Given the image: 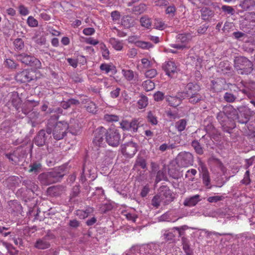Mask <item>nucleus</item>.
<instances>
[{
  "mask_svg": "<svg viewBox=\"0 0 255 255\" xmlns=\"http://www.w3.org/2000/svg\"><path fill=\"white\" fill-rule=\"evenodd\" d=\"M59 119V116L54 115L51 117L50 119L48 120L47 128L46 132L48 134L52 133L53 138L59 140L63 139L66 135L67 130L69 128V124L65 121H60L57 122L54 125L53 128H52L51 123L52 121H56Z\"/></svg>",
  "mask_w": 255,
  "mask_h": 255,
  "instance_id": "nucleus-1",
  "label": "nucleus"
},
{
  "mask_svg": "<svg viewBox=\"0 0 255 255\" xmlns=\"http://www.w3.org/2000/svg\"><path fill=\"white\" fill-rule=\"evenodd\" d=\"M64 175L63 167H60L53 171L40 174L38 179L42 184L48 185L59 181Z\"/></svg>",
  "mask_w": 255,
  "mask_h": 255,
  "instance_id": "nucleus-2",
  "label": "nucleus"
},
{
  "mask_svg": "<svg viewBox=\"0 0 255 255\" xmlns=\"http://www.w3.org/2000/svg\"><path fill=\"white\" fill-rule=\"evenodd\" d=\"M200 86L197 83H189L185 87V91L190 103L195 104L202 100L200 94Z\"/></svg>",
  "mask_w": 255,
  "mask_h": 255,
  "instance_id": "nucleus-3",
  "label": "nucleus"
},
{
  "mask_svg": "<svg viewBox=\"0 0 255 255\" xmlns=\"http://www.w3.org/2000/svg\"><path fill=\"white\" fill-rule=\"evenodd\" d=\"M106 140L108 144L113 147L119 145L121 139V135L119 130L114 128H109L106 130Z\"/></svg>",
  "mask_w": 255,
  "mask_h": 255,
  "instance_id": "nucleus-4",
  "label": "nucleus"
},
{
  "mask_svg": "<svg viewBox=\"0 0 255 255\" xmlns=\"http://www.w3.org/2000/svg\"><path fill=\"white\" fill-rule=\"evenodd\" d=\"M176 163L181 167H187L192 165L194 162L193 155L189 152H181L177 156Z\"/></svg>",
  "mask_w": 255,
  "mask_h": 255,
  "instance_id": "nucleus-5",
  "label": "nucleus"
},
{
  "mask_svg": "<svg viewBox=\"0 0 255 255\" xmlns=\"http://www.w3.org/2000/svg\"><path fill=\"white\" fill-rule=\"evenodd\" d=\"M36 78L35 71L32 69L23 70L15 76L16 80L21 83L29 82Z\"/></svg>",
  "mask_w": 255,
  "mask_h": 255,
  "instance_id": "nucleus-6",
  "label": "nucleus"
},
{
  "mask_svg": "<svg viewBox=\"0 0 255 255\" xmlns=\"http://www.w3.org/2000/svg\"><path fill=\"white\" fill-rule=\"evenodd\" d=\"M137 145L132 141L125 143L122 145V152L127 157H132L137 150Z\"/></svg>",
  "mask_w": 255,
  "mask_h": 255,
  "instance_id": "nucleus-7",
  "label": "nucleus"
},
{
  "mask_svg": "<svg viewBox=\"0 0 255 255\" xmlns=\"http://www.w3.org/2000/svg\"><path fill=\"white\" fill-rule=\"evenodd\" d=\"M106 128L103 127L97 128L94 131L93 143L97 146L101 147L104 145V136H106Z\"/></svg>",
  "mask_w": 255,
  "mask_h": 255,
  "instance_id": "nucleus-8",
  "label": "nucleus"
},
{
  "mask_svg": "<svg viewBox=\"0 0 255 255\" xmlns=\"http://www.w3.org/2000/svg\"><path fill=\"white\" fill-rule=\"evenodd\" d=\"M254 114V111L247 107H243L241 109L238 116V122L240 124H247L250 120L251 116Z\"/></svg>",
  "mask_w": 255,
  "mask_h": 255,
  "instance_id": "nucleus-9",
  "label": "nucleus"
},
{
  "mask_svg": "<svg viewBox=\"0 0 255 255\" xmlns=\"http://www.w3.org/2000/svg\"><path fill=\"white\" fill-rule=\"evenodd\" d=\"M18 59L23 64H40L39 60L35 57L24 53L19 55Z\"/></svg>",
  "mask_w": 255,
  "mask_h": 255,
  "instance_id": "nucleus-10",
  "label": "nucleus"
},
{
  "mask_svg": "<svg viewBox=\"0 0 255 255\" xmlns=\"http://www.w3.org/2000/svg\"><path fill=\"white\" fill-rule=\"evenodd\" d=\"M81 126L77 120L72 119L69 124V131L73 135H78L81 133Z\"/></svg>",
  "mask_w": 255,
  "mask_h": 255,
  "instance_id": "nucleus-11",
  "label": "nucleus"
},
{
  "mask_svg": "<svg viewBox=\"0 0 255 255\" xmlns=\"http://www.w3.org/2000/svg\"><path fill=\"white\" fill-rule=\"evenodd\" d=\"M50 246L48 236H45L43 238L38 240L34 245L36 248L40 250L48 249Z\"/></svg>",
  "mask_w": 255,
  "mask_h": 255,
  "instance_id": "nucleus-12",
  "label": "nucleus"
},
{
  "mask_svg": "<svg viewBox=\"0 0 255 255\" xmlns=\"http://www.w3.org/2000/svg\"><path fill=\"white\" fill-rule=\"evenodd\" d=\"M239 7L243 11L252 10L255 7V0H241Z\"/></svg>",
  "mask_w": 255,
  "mask_h": 255,
  "instance_id": "nucleus-13",
  "label": "nucleus"
},
{
  "mask_svg": "<svg viewBox=\"0 0 255 255\" xmlns=\"http://www.w3.org/2000/svg\"><path fill=\"white\" fill-rule=\"evenodd\" d=\"M201 18L209 21L214 15V11L208 7H203L200 9Z\"/></svg>",
  "mask_w": 255,
  "mask_h": 255,
  "instance_id": "nucleus-14",
  "label": "nucleus"
},
{
  "mask_svg": "<svg viewBox=\"0 0 255 255\" xmlns=\"http://www.w3.org/2000/svg\"><path fill=\"white\" fill-rule=\"evenodd\" d=\"M200 198V196L198 194L186 198L184 201L183 204L185 206L193 207L201 201Z\"/></svg>",
  "mask_w": 255,
  "mask_h": 255,
  "instance_id": "nucleus-15",
  "label": "nucleus"
},
{
  "mask_svg": "<svg viewBox=\"0 0 255 255\" xmlns=\"http://www.w3.org/2000/svg\"><path fill=\"white\" fill-rule=\"evenodd\" d=\"M159 195L162 197L161 199L165 204H168L173 200L172 195L171 191L166 188H165L164 190H162L159 193Z\"/></svg>",
  "mask_w": 255,
  "mask_h": 255,
  "instance_id": "nucleus-16",
  "label": "nucleus"
},
{
  "mask_svg": "<svg viewBox=\"0 0 255 255\" xmlns=\"http://www.w3.org/2000/svg\"><path fill=\"white\" fill-rule=\"evenodd\" d=\"M162 68L166 74L170 77H173L178 71L176 65H163Z\"/></svg>",
  "mask_w": 255,
  "mask_h": 255,
  "instance_id": "nucleus-17",
  "label": "nucleus"
},
{
  "mask_svg": "<svg viewBox=\"0 0 255 255\" xmlns=\"http://www.w3.org/2000/svg\"><path fill=\"white\" fill-rule=\"evenodd\" d=\"M103 156L101 157L103 160L102 163L104 166L109 165L112 161L114 157V153L111 151H105L104 153H102Z\"/></svg>",
  "mask_w": 255,
  "mask_h": 255,
  "instance_id": "nucleus-18",
  "label": "nucleus"
},
{
  "mask_svg": "<svg viewBox=\"0 0 255 255\" xmlns=\"http://www.w3.org/2000/svg\"><path fill=\"white\" fill-rule=\"evenodd\" d=\"M46 139L45 131L41 130L35 138V143L38 146H42L45 144Z\"/></svg>",
  "mask_w": 255,
  "mask_h": 255,
  "instance_id": "nucleus-19",
  "label": "nucleus"
},
{
  "mask_svg": "<svg viewBox=\"0 0 255 255\" xmlns=\"http://www.w3.org/2000/svg\"><path fill=\"white\" fill-rule=\"evenodd\" d=\"M166 100L170 106L176 107L180 105L182 99L177 96H167Z\"/></svg>",
  "mask_w": 255,
  "mask_h": 255,
  "instance_id": "nucleus-20",
  "label": "nucleus"
},
{
  "mask_svg": "<svg viewBox=\"0 0 255 255\" xmlns=\"http://www.w3.org/2000/svg\"><path fill=\"white\" fill-rule=\"evenodd\" d=\"M122 25L125 28H129L134 25V20L129 15L124 16L122 18Z\"/></svg>",
  "mask_w": 255,
  "mask_h": 255,
  "instance_id": "nucleus-21",
  "label": "nucleus"
},
{
  "mask_svg": "<svg viewBox=\"0 0 255 255\" xmlns=\"http://www.w3.org/2000/svg\"><path fill=\"white\" fill-rule=\"evenodd\" d=\"M100 69L105 72V73H110L111 75H114L116 73V67L114 65H100Z\"/></svg>",
  "mask_w": 255,
  "mask_h": 255,
  "instance_id": "nucleus-22",
  "label": "nucleus"
},
{
  "mask_svg": "<svg viewBox=\"0 0 255 255\" xmlns=\"http://www.w3.org/2000/svg\"><path fill=\"white\" fill-rule=\"evenodd\" d=\"M192 38V35L190 33H182L179 34L177 36V40L178 42H180L182 44L186 45Z\"/></svg>",
  "mask_w": 255,
  "mask_h": 255,
  "instance_id": "nucleus-23",
  "label": "nucleus"
},
{
  "mask_svg": "<svg viewBox=\"0 0 255 255\" xmlns=\"http://www.w3.org/2000/svg\"><path fill=\"white\" fill-rule=\"evenodd\" d=\"M28 172L37 174L42 170V165L39 162H34L29 165Z\"/></svg>",
  "mask_w": 255,
  "mask_h": 255,
  "instance_id": "nucleus-24",
  "label": "nucleus"
},
{
  "mask_svg": "<svg viewBox=\"0 0 255 255\" xmlns=\"http://www.w3.org/2000/svg\"><path fill=\"white\" fill-rule=\"evenodd\" d=\"M6 182L10 187L18 186L21 182L20 178L15 176L9 177L6 180Z\"/></svg>",
  "mask_w": 255,
  "mask_h": 255,
  "instance_id": "nucleus-25",
  "label": "nucleus"
},
{
  "mask_svg": "<svg viewBox=\"0 0 255 255\" xmlns=\"http://www.w3.org/2000/svg\"><path fill=\"white\" fill-rule=\"evenodd\" d=\"M134 166H139L143 169H146L147 168L146 161L143 157L138 155L136 159Z\"/></svg>",
  "mask_w": 255,
  "mask_h": 255,
  "instance_id": "nucleus-26",
  "label": "nucleus"
},
{
  "mask_svg": "<svg viewBox=\"0 0 255 255\" xmlns=\"http://www.w3.org/2000/svg\"><path fill=\"white\" fill-rule=\"evenodd\" d=\"M39 113L36 111L32 112L29 114V118L31 121L32 126H35L36 124L39 122Z\"/></svg>",
  "mask_w": 255,
  "mask_h": 255,
  "instance_id": "nucleus-27",
  "label": "nucleus"
},
{
  "mask_svg": "<svg viewBox=\"0 0 255 255\" xmlns=\"http://www.w3.org/2000/svg\"><path fill=\"white\" fill-rule=\"evenodd\" d=\"M203 183L204 185L208 188H210L211 179L209 176V173L208 170L206 169L203 172Z\"/></svg>",
  "mask_w": 255,
  "mask_h": 255,
  "instance_id": "nucleus-28",
  "label": "nucleus"
},
{
  "mask_svg": "<svg viewBox=\"0 0 255 255\" xmlns=\"http://www.w3.org/2000/svg\"><path fill=\"white\" fill-rule=\"evenodd\" d=\"M109 42L113 47L117 50H121L123 47L122 43L115 38H110Z\"/></svg>",
  "mask_w": 255,
  "mask_h": 255,
  "instance_id": "nucleus-29",
  "label": "nucleus"
},
{
  "mask_svg": "<svg viewBox=\"0 0 255 255\" xmlns=\"http://www.w3.org/2000/svg\"><path fill=\"white\" fill-rule=\"evenodd\" d=\"M142 86L145 91H150L154 88L155 85L154 82L151 80H147L142 83Z\"/></svg>",
  "mask_w": 255,
  "mask_h": 255,
  "instance_id": "nucleus-30",
  "label": "nucleus"
},
{
  "mask_svg": "<svg viewBox=\"0 0 255 255\" xmlns=\"http://www.w3.org/2000/svg\"><path fill=\"white\" fill-rule=\"evenodd\" d=\"M146 9V5L144 3H140L138 5L134 6L132 8V11L137 14L143 13Z\"/></svg>",
  "mask_w": 255,
  "mask_h": 255,
  "instance_id": "nucleus-31",
  "label": "nucleus"
},
{
  "mask_svg": "<svg viewBox=\"0 0 255 255\" xmlns=\"http://www.w3.org/2000/svg\"><path fill=\"white\" fill-rule=\"evenodd\" d=\"M24 185L26 186V188L31 190L32 192H34L37 191L38 189V186L33 182L30 180H26L23 182Z\"/></svg>",
  "mask_w": 255,
  "mask_h": 255,
  "instance_id": "nucleus-32",
  "label": "nucleus"
},
{
  "mask_svg": "<svg viewBox=\"0 0 255 255\" xmlns=\"http://www.w3.org/2000/svg\"><path fill=\"white\" fill-rule=\"evenodd\" d=\"M137 47L142 49H148L153 47V45L149 42H145L143 41H137L135 43Z\"/></svg>",
  "mask_w": 255,
  "mask_h": 255,
  "instance_id": "nucleus-33",
  "label": "nucleus"
},
{
  "mask_svg": "<svg viewBox=\"0 0 255 255\" xmlns=\"http://www.w3.org/2000/svg\"><path fill=\"white\" fill-rule=\"evenodd\" d=\"M191 145L197 154L200 155L203 154V149L197 140H193L191 143Z\"/></svg>",
  "mask_w": 255,
  "mask_h": 255,
  "instance_id": "nucleus-34",
  "label": "nucleus"
},
{
  "mask_svg": "<svg viewBox=\"0 0 255 255\" xmlns=\"http://www.w3.org/2000/svg\"><path fill=\"white\" fill-rule=\"evenodd\" d=\"M13 44L15 50L19 51L24 48V41L21 38H16L13 41Z\"/></svg>",
  "mask_w": 255,
  "mask_h": 255,
  "instance_id": "nucleus-35",
  "label": "nucleus"
},
{
  "mask_svg": "<svg viewBox=\"0 0 255 255\" xmlns=\"http://www.w3.org/2000/svg\"><path fill=\"white\" fill-rule=\"evenodd\" d=\"M187 122L184 119H181L176 123L175 127L179 131H183L186 126Z\"/></svg>",
  "mask_w": 255,
  "mask_h": 255,
  "instance_id": "nucleus-36",
  "label": "nucleus"
},
{
  "mask_svg": "<svg viewBox=\"0 0 255 255\" xmlns=\"http://www.w3.org/2000/svg\"><path fill=\"white\" fill-rule=\"evenodd\" d=\"M140 22L142 26L147 28H149L152 23L151 19L146 16H142L140 19Z\"/></svg>",
  "mask_w": 255,
  "mask_h": 255,
  "instance_id": "nucleus-37",
  "label": "nucleus"
},
{
  "mask_svg": "<svg viewBox=\"0 0 255 255\" xmlns=\"http://www.w3.org/2000/svg\"><path fill=\"white\" fill-rule=\"evenodd\" d=\"M154 28L158 29H163L164 27V23L160 18H156L153 21Z\"/></svg>",
  "mask_w": 255,
  "mask_h": 255,
  "instance_id": "nucleus-38",
  "label": "nucleus"
},
{
  "mask_svg": "<svg viewBox=\"0 0 255 255\" xmlns=\"http://www.w3.org/2000/svg\"><path fill=\"white\" fill-rule=\"evenodd\" d=\"M80 192V186L76 185L73 187L70 195V200H72L74 198L77 197Z\"/></svg>",
  "mask_w": 255,
  "mask_h": 255,
  "instance_id": "nucleus-39",
  "label": "nucleus"
},
{
  "mask_svg": "<svg viewBox=\"0 0 255 255\" xmlns=\"http://www.w3.org/2000/svg\"><path fill=\"white\" fill-rule=\"evenodd\" d=\"M122 73L124 74L125 78L128 81H131L134 78L133 72L131 70H122Z\"/></svg>",
  "mask_w": 255,
  "mask_h": 255,
  "instance_id": "nucleus-40",
  "label": "nucleus"
},
{
  "mask_svg": "<svg viewBox=\"0 0 255 255\" xmlns=\"http://www.w3.org/2000/svg\"><path fill=\"white\" fill-rule=\"evenodd\" d=\"M138 108L142 109L146 107L148 104V99L147 97L144 96H141L137 102Z\"/></svg>",
  "mask_w": 255,
  "mask_h": 255,
  "instance_id": "nucleus-41",
  "label": "nucleus"
},
{
  "mask_svg": "<svg viewBox=\"0 0 255 255\" xmlns=\"http://www.w3.org/2000/svg\"><path fill=\"white\" fill-rule=\"evenodd\" d=\"M86 110L88 112L91 113H95L97 112V107L96 104L93 102L87 103L86 106Z\"/></svg>",
  "mask_w": 255,
  "mask_h": 255,
  "instance_id": "nucleus-42",
  "label": "nucleus"
},
{
  "mask_svg": "<svg viewBox=\"0 0 255 255\" xmlns=\"http://www.w3.org/2000/svg\"><path fill=\"white\" fill-rule=\"evenodd\" d=\"M104 120L109 122H118L119 118L115 115L106 114L104 116Z\"/></svg>",
  "mask_w": 255,
  "mask_h": 255,
  "instance_id": "nucleus-43",
  "label": "nucleus"
},
{
  "mask_svg": "<svg viewBox=\"0 0 255 255\" xmlns=\"http://www.w3.org/2000/svg\"><path fill=\"white\" fill-rule=\"evenodd\" d=\"M162 197L158 195H156L153 197L151 201L152 205L155 207H158L160 205V203L162 202Z\"/></svg>",
  "mask_w": 255,
  "mask_h": 255,
  "instance_id": "nucleus-44",
  "label": "nucleus"
},
{
  "mask_svg": "<svg viewBox=\"0 0 255 255\" xmlns=\"http://www.w3.org/2000/svg\"><path fill=\"white\" fill-rule=\"evenodd\" d=\"M250 171L249 170H247L244 176V178L241 180V182L245 185H248L250 184L251 182V180L250 177Z\"/></svg>",
  "mask_w": 255,
  "mask_h": 255,
  "instance_id": "nucleus-45",
  "label": "nucleus"
},
{
  "mask_svg": "<svg viewBox=\"0 0 255 255\" xmlns=\"http://www.w3.org/2000/svg\"><path fill=\"white\" fill-rule=\"evenodd\" d=\"M147 118L148 122L151 124L155 125L157 124V118L150 111L148 113Z\"/></svg>",
  "mask_w": 255,
  "mask_h": 255,
  "instance_id": "nucleus-46",
  "label": "nucleus"
},
{
  "mask_svg": "<svg viewBox=\"0 0 255 255\" xmlns=\"http://www.w3.org/2000/svg\"><path fill=\"white\" fill-rule=\"evenodd\" d=\"M197 174V170L195 169H191L186 172L185 177L189 179V180L193 181L194 179V176Z\"/></svg>",
  "mask_w": 255,
  "mask_h": 255,
  "instance_id": "nucleus-47",
  "label": "nucleus"
},
{
  "mask_svg": "<svg viewBox=\"0 0 255 255\" xmlns=\"http://www.w3.org/2000/svg\"><path fill=\"white\" fill-rule=\"evenodd\" d=\"M224 98L226 101L229 103L234 102L236 99V97L231 93L226 92L224 96Z\"/></svg>",
  "mask_w": 255,
  "mask_h": 255,
  "instance_id": "nucleus-48",
  "label": "nucleus"
},
{
  "mask_svg": "<svg viewBox=\"0 0 255 255\" xmlns=\"http://www.w3.org/2000/svg\"><path fill=\"white\" fill-rule=\"evenodd\" d=\"M138 123L136 120H132L129 122V128L128 131L136 132L138 129Z\"/></svg>",
  "mask_w": 255,
  "mask_h": 255,
  "instance_id": "nucleus-49",
  "label": "nucleus"
},
{
  "mask_svg": "<svg viewBox=\"0 0 255 255\" xmlns=\"http://www.w3.org/2000/svg\"><path fill=\"white\" fill-rule=\"evenodd\" d=\"M144 75L146 78H152L157 75V71L154 69H149L145 72Z\"/></svg>",
  "mask_w": 255,
  "mask_h": 255,
  "instance_id": "nucleus-50",
  "label": "nucleus"
},
{
  "mask_svg": "<svg viewBox=\"0 0 255 255\" xmlns=\"http://www.w3.org/2000/svg\"><path fill=\"white\" fill-rule=\"evenodd\" d=\"M248 62L249 60L243 56L236 57L234 60L235 64H245Z\"/></svg>",
  "mask_w": 255,
  "mask_h": 255,
  "instance_id": "nucleus-51",
  "label": "nucleus"
},
{
  "mask_svg": "<svg viewBox=\"0 0 255 255\" xmlns=\"http://www.w3.org/2000/svg\"><path fill=\"white\" fill-rule=\"evenodd\" d=\"M27 22L30 27H35L38 25V21L31 16L28 17Z\"/></svg>",
  "mask_w": 255,
  "mask_h": 255,
  "instance_id": "nucleus-52",
  "label": "nucleus"
},
{
  "mask_svg": "<svg viewBox=\"0 0 255 255\" xmlns=\"http://www.w3.org/2000/svg\"><path fill=\"white\" fill-rule=\"evenodd\" d=\"M164 93L160 91H157L156 92L154 95V100L159 102L162 101L164 98Z\"/></svg>",
  "mask_w": 255,
  "mask_h": 255,
  "instance_id": "nucleus-53",
  "label": "nucleus"
},
{
  "mask_svg": "<svg viewBox=\"0 0 255 255\" xmlns=\"http://www.w3.org/2000/svg\"><path fill=\"white\" fill-rule=\"evenodd\" d=\"M19 13L22 15H26L29 13V11L27 7L24 5L20 4L18 6Z\"/></svg>",
  "mask_w": 255,
  "mask_h": 255,
  "instance_id": "nucleus-54",
  "label": "nucleus"
},
{
  "mask_svg": "<svg viewBox=\"0 0 255 255\" xmlns=\"http://www.w3.org/2000/svg\"><path fill=\"white\" fill-rule=\"evenodd\" d=\"M222 9L223 11L226 12L227 13L230 14L231 15L234 14L235 13L234 9L230 6L223 5L222 6Z\"/></svg>",
  "mask_w": 255,
  "mask_h": 255,
  "instance_id": "nucleus-55",
  "label": "nucleus"
},
{
  "mask_svg": "<svg viewBox=\"0 0 255 255\" xmlns=\"http://www.w3.org/2000/svg\"><path fill=\"white\" fill-rule=\"evenodd\" d=\"M223 199L222 196H215L209 197L207 199V201L210 203L217 202L221 201Z\"/></svg>",
  "mask_w": 255,
  "mask_h": 255,
  "instance_id": "nucleus-56",
  "label": "nucleus"
},
{
  "mask_svg": "<svg viewBox=\"0 0 255 255\" xmlns=\"http://www.w3.org/2000/svg\"><path fill=\"white\" fill-rule=\"evenodd\" d=\"M176 8L174 6H168L166 9V13L173 17L175 15Z\"/></svg>",
  "mask_w": 255,
  "mask_h": 255,
  "instance_id": "nucleus-57",
  "label": "nucleus"
},
{
  "mask_svg": "<svg viewBox=\"0 0 255 255\" xmlns=\"http://www.w3.org/2000/svg\"><path fill=\"white\" fill-rule=\"evenodd\" d=\"M226 118V116L224 113H220L217 116L218 120L221 123L223 126H226V124L224 123V119Z\"/></svg>",
  "mask_w": 255,
  "mask_h": 255,
  "instance_id": "nucleus-58",
  "label": "nucleus"
},
{
  "mask_svg": "<svg viewBox=\"0 0 255 255\" xmlns=\"http://www.w3.org/2000/svg\"><path fill=\"white\" fill-rule=\"evenodd\" d=\"M233 36L238 40H241V38L246 37L247 35L242 32L236 31L233 33Z\"/></svg>",
  "mask_w": 255,
  "mask_h": 255,
  "instance_id": "nucleus-59",
  "label": "nucleus"
},
{
  "mask_svg": "<svg viewBox=\"0 0 255 255\" xmlns=\"http://www.w3.org/2000/svg\"><path fill=\"white\" fill-rule=\"evenodd\" d=\"M111 17L114 21L119 20L121 18L120 12L117 10L113 11L111 13Z\"/></svg>",
  "mask_w": 255,
  "mask_h": 255,
  "instance_id": "nucleus-60",
  "label": "nucleus"
},
{
  "mask_svg": "<svg viewBox=\"0 0 255 255\" xmlns=\"http://www.w3.org/2000/svg\"><path fill=\"white\" fill-rule=\"evenodd\" d=\"M95 32V29L92 27L85 28L83 30V33L86 35H91L93 34Z\"/></svg>",
  "mask_w": 255,
  "mask_h": 255,
  "instance_id": "nucleus-61",
  "label": "nucleus"
},
{
  "mask_svg": "<svg viewBox=\"0 0 255 255\" xmlns=\"http://www.w3.org/2000/svg\"><path fill=\"white\" fill-rule=\"evenodd\" d=\"M149 192V188L148 185H145L141 190L140 195L142 197H145Z\"/></svg>",
  "mask_w": 255,
  "mask_h": 255,
  "instance_id": "nucleus-62",
  "label": "nucleus"
},
{
  "mask_svg": "<svg viewBox=\"0 0 255 255\" xmlns=\"http://www.w3.org/2000/svg\"><path fill=\"white\" fill-rule=\"evenodd\" d=\"M121 128L125 130H128L129 128V122L127 120H123L121 123Z\"/></svg>",
  "mask_w": 255,
  "mask_h": 255,
  "instance_id": "nucleus-63",
  "label": "nucleus"
},
{
  "mask_svg": "<svg viewBox=\"0 0 255 255\" xmlns=\"http://www.w3.org/2000/svg\"><path fill=\"white\" fill-rule=\"evenodd\" d=\"M102 50V55L105 58H108L109 57V50L106 48L105 44H102L101 47Z\"/></svg>",
  "mask_w": 255,
  "mask_h": 255,
  "instance_id": "nucleus-64",
  "label": "nucleus"
}]
</instances>
